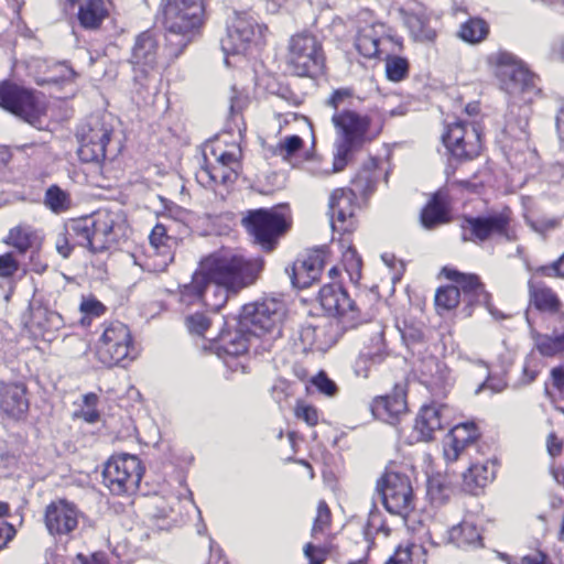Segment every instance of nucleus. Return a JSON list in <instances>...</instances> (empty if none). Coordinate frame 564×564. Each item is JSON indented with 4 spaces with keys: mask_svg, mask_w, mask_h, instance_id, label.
I'll return each instance as SVG.
<instances>
[{
    "mask_svg": "<svg viewBox=\"0 0 564 564\" xmlns=\"http://www.w3.org/2000/svg\"><path fill=\"white\" fill-rule=\"evenodd\" d=\"M376 181L371 176L368 170H365L357 174V176L352 180V185L355 186V192L360 195H367L375 189Z\"/></svg>",
    "mask_w": 564,
    "mask_h": 564,
    "instance_id": "obj_51",
    "label": "nucleus"
},
{
    "mask_svg": "<svg viewBox=\"0 0 564 564\" xmlns=\"http://www.w3.org/2000/svg\"><path fill=\"white\" fill-rule=\"evenodd\" d=\"M552 327L551 334H543L531 330V338L534 348L542 357L554 358L564 355V322L549 323Z\"/></svg>",
    "mask_w": 564,
    "mask_h": 564,
    "instance_id": "obj_26",
    "label": "nucleus"
},
{
    "mask_svg": "<svg viewBox=\"0 0 564 564\" xmlns=\"http://www.w3.org/2000/svg\"><path fill=\"white\" fill-rule=\"evenodd\" d=\"M231 288L213 279L207 278L204 291V306L210 311H219L228 300Z\"/></svg>",
    "mask_w": 564,
    "mask_h": 564,
    "instance_id": "obj_38",
    "label": "nucleus"
},
{
    "mask_svg": "<svg viewBox=\"0 0 564 564\" xmlns=\"http://www.w3.org/2000/svg\"><path fill=\"white\" fill-rule=\"evenodd\" d=\"M295 414L299 419L305 421L310 426L317 424L318 414L315 408L306 404L299 405L295 410Z\"/></svg>",
    "mask_w": 564,
    "mask_h": 564,
    "instance_id": "obj_61",
    "label": "nucleus"
},
{
    "mask_svg": "<svg viewBox=\"0 0 564 564\" xmlns=\"http://www.w3.org/2000/svg\"><path fill=\"white\" fill-rule=\"evenodd\" d=\"M312 382L319 392L324 393L327 397H333L337 392L336 383L332 379H329L324 372H319L316 377H314Z\"/></svg>",
    "mask_w": 564,
    "mask_h": 564,
    "instance_id": "obj_56",
    "label": "nucleus"
},
{
    "mask_svg": "<svg viewBox=\"0 0 564 564\" xmlns=\"http://www.w3.org/2000/svg\"><path fill=\"white\" fill-rule=\"evenodd\" d=\"M126 219L121 209L101 208L90 216L66 223L55 239L58 254L67 259L75 246L100 253L115 246L124 234Z\"/></svg>",
    "mask_w": 564,
    "mask_h": 564,
    "instance_id": "obj_1",
    "label": "nucleus"
},
{
    "mask_svg": "<svg viewBox=\"0 0 564 564\" xmlns=\"http://www.w3.org/2000/svg\"><path fill=\"white\" fill-rule=\"evenodd\" d=\"M371 410L377 417L394 424L406 412L405 394L402 390H395L391 394L378 397L372 401Z\"/></svg>",
    "mask_w": 564,
    "mask_h": 564,
    "instance_id": "obj_28",
    "label": "nucleus"
},
{
    "mask_svg": "<svg viewBox=\"0 0 564 564\" xmlns=\"http://www.w3.org/2000/svg\"><path fill=\"white\" fill-rule=\"evenodd\" d=\"M109 15L106 0H85L78 6L77 20L85 30H98Z\"/></svg>",
    "mask_w": 564,
    "mask_h": 564,
    "instance_id": "obj_31",
    "label": "nucleus"
},
{
    "mask_svg": "<svg viewBox=\"0 0 564 564\" xmlns=\"http://www.w3.org/2000/svg\"><path fill=\"white\" fill-rule=\"evenodd\" d=\"M424 334L421 328L414 326H406L402 332V338L408 344H415L423 340Z\"/></svg>",
    "mask_w": 564,
    "mask_h": 564,
    "instance_id": "obj_62",
    "label": "nucleus"
},
{
    "mask_svg": "<svg viewBox=\"0 0 564 564\" xmlns=\"http://www.w3.org/2000/svg\"><path fill=\"white\" fill-rule=\"evenodd\" d=\"M283 317L282 305L275 300H264L243 305L239 315V332L264 339V348H270L272 340L281 335Z\"/></svg>",
    "mask_w": 564,
    "mask_h": 564,
    "instance_id": "obj_6",
    "label": "nucleus"
},
{
    "mask_svg": "<svg viewBox=\"0 0 564 564\" xmlns=\"http://www.w3.org/2000/svg\"><path fill=\"white\" fill-rule=\"evenodd\" d=\"M19 269V264L11 253L0 256V276H12Z\"/></svg>",
    "mask_w": 564,
    "mask_h": 564,
    "instance_id": "obj_60",
    "label": "nucleus"
},
{
    "mask_svg": "<svg viewBox=\"0 0 564 564\" xmlns=\"http://www.w3.org/2000/svg\"><path fill=\"white\" fill-rule=\"evenodd\" d=\"M143 476L141 460L135 455H112L105 464L102 484L112 495H130L139 488Z\"/></svg>",
    "mask_w": 564,
    "mask_h": 564,
    "instance_id": "obj_11",
    "label": "nucleus"
},
{
    "mask_svg": "<svg viewBox=\"0 0 564 564\" xmlns=\"http://www.w3.org/2000/svg\"><path fill=\"white\" fill-rule=\"evenodd\" d=\"M551 381L558 392L564 393V365L554 367L551 370Z\"/></svg>",
    "mask_w": 564,
    "mask_h": 564,
    "instance_id": "obj_63",
    "label": "nucleus"
},
{
    "mask_svg": "<svg viewBox=\"0 0 564 564\" xmlns=\"http://www.w3.org/2000/svg\"><path fill=\"white\" fill-rule=\"evenodd\" d=\"M506 387L507 382L502 378L494 377L488 373L486 380L475 390V394H480L481 392L489 390L490 395H492L495 393L502 392Z\"/></svg>",
    "mask_w": 564,
    "mask_h": 564,
    "instance_id": "obj_54",
    "label": "nucleus"
},
{
    "mask_svg": "<svg viewBox=\"0 0 564 564\" xmlns=\"http://www.w3.org/2000/svg\"><path fill=\"white\" fill-rule=\"evenodd\" d=\"M451 220L447 195L443 192L435 193L421 212V223L426 229H434Z\"/></svg>",
    "mask_w": 564,
    "mask_h": 564,
    "instance_id": "obj_30",
    "label": "nucleus"
},
{
    "mask_svg": "<svg viewBox=\"0 0 564 564\" xmlns=\"http://www.w3.org/2000/svg\"><path fill=\"white\" fill-rule=\"evenodd\" d=\"M330 522V511L325 501H319L317 506V514L313 523L312 534L316 536L323 533Z\"/></svg>",
    "mask_w": 564,
    "mask_h": 564,
    "instance_id": "obj_50",
    "label": "nucleus"
},
{
    "mask_svg": "<svg viewBox=\"0 0 564 564\" xmlns=\"http://www.w3.org/2000/svg\"><path fill=\"white\" fill-rule=\"evenodd\" d=\"M288 69L300 77H315L323 73L325 54L322 42L310 32L291 36L286 55Z\"/></svg>",
    "mask_w": 564,
    "mask_h": 564,
    "instance_id": "obj_7",
    "label": "nucleus"
},
{
    "mask_svg": "<svg viewBox=\"0 0 564 564\" xmlns=\"http://www.w3.org/2000/svg\"><path fill=\"white\" fill-rule=\"evenodd\" d=\"M536 272L543 276L564 278V253L551 264L538 268Z\"/></svg>",
    "mask_w": 564,
    "mask_h": 564,
    "instance_id": "obj_57",
    "label": "nucleus"
},
{
    "mask_svg": "<svg viewBox=\"0 0 564 564\" xmlns=\"http://www.w3.org/2000/svg\"><path fill=\"white\" fill-rule=\"evenodd\" d=\"M96 358L106 367H126L137 358L132 335L127 325L112 322L105 329L96 344Z\"/></svg>",
    "mask_w": 564,
    "mask_h": 564,
    "instance_id": "obj_9",
    "label": "nucleus"
},
{
    "mask_svg": "<svg viewBox=\"0 0 564 564\" xmlns=\"http://www.w3.org/2000/svg\"><path fill=\"white\" fill-rule=\"evenodd\" d=\"M36 240L35 232L29 227H15L9 231L7 243L13 246L20 253L33 248Z\"/></svg>",
    "mask_w": 564,
    "mask_h": 564,
    "instance_id": "obj_42",
    "label": "nucleus"
},
{
    "mask_svg": "<svg viewBox=\"0 0 564 564\" xmlns=\"http://www.w3.org/2000/svg\"><path fill=\"white\" fill-rule=\"evenodd\" d=\"M442 273L448 279L457 283L456 286L464 294V301L468 304H479L487 307L488 312L496 318H505V315L492 307L490 303V294L485 290L484 284L480 282L476 274H464L451 268H443Z\"/></svg>",
    "mask_w": 564,
    "mask_h": 564,
    "instance_id": "obj_21",
    "label": "nucleus"
},
{
    "mask_svg": "<svg viewBox=\"0 0 564 564\" xmlns=\"http://www.w3.org/2000/svg\"><path fill=\"white\" fill-rule=\"evenodd\" d=\"M442 141L448 153L459 161L473 160L481 150L478 128L474 123L462 120L447 126Z\"/></svg>",
    "mask_w": 564,
    "mask_h": 564,
    "instance_id": "obj_15",
    "label": "nucleus"
},
{
    "mask_svg": "<svg viewBox=\"0 0 564 564\" xmlns=\"http://www.w3.org/2000/svg\"><path fill=\"white\" fill-rule=\"evenodd\" d=\"M380 35L376 25L360 29L355 40V47L366 58L377 57L379 54Z\"/></svg>",
    "mask_w": 564,
    "mask_h": 564,
    "instance_id": "obj_37",
    "label": "nucleus"
},
{
    "mask_svg": "<svg viewBox=\"0 0 564 564\" xmlns=\"http://www.w3.org/2000/svg\"><path fill=\"white\" fill-rule=\"evenodd\" d=\"M495 475L496 466L492 462L473 463L463 474L464 487L473 492L476 488L485 487L495 478Z\"/></svg>",
    "mask_w": 564,
    "mask_h": 564,
    "instance_id": "obj_34",
    "label": "nucleus"
},
{
    "mask_svg": "<svg viewBox=\"0 0 564 564\" xmlns=\"http://www.w3.org/2000/svg\"><path fill=\"white\" fill-rule=\"evenodd\" d=\"M447 408L443 404H430L421 408L414 424L419 440L431 441L436 431L443 430L447 424Z\"/></svg>",
    "mask_w": 564,
    "mask_h": 564,
    "instance_id": "obj_25",
    "label": "nucleus"
},
{
    "mask_svg": "<svg viewBox=\"0 0 564 564\" xmlns=\"http://www.w3.org/2000/svg\"><path fill=\"white\" fill-rule=\"evenodd\" d=\"M207 276L200 269L196 270L192 276V281L184 284L180 290V302L185 305H193L197 303L204 304V291Z\"/></svg>",
    "mask_w": 564,
    "mask_h": 564,
    "instance_id": "obj_36",
    "label": "nucleus"
},
{
    "mask_svg": "<svg viewBox=\"0 0 564 564\" xmlns=\"http://www.w3.org/2000/svg\"><path fill=\"white\" fill-rule=\"evenodd\" d=\"M512 212L505 207L500 212H490L479 216H464L460 228L464 241L482 243L494 237L507 241L517 240L516 230L511 226Z\"/></svg>",
    "mask_w": 564,
    "mask_h": 564,
    "instance_id": "obj_8",
    "label": "nucleus"
},
{
    "mask_svg": "<svg viewBox=\"0 0 564 564\" xmlns=\"http://www.w3.org/2000/svg\"><path fill=\"white\" fill-rule=\"evenodd\" d=\"M45 206L54 214H62L70 209L72 198L69 193L57 185H51L44 195Z\"/></svg>",
    "mask_w": 564,
    "mask_h": 564,
    "instance_id": "obj_40",
    "label": "nucleus"
},
{
    "mask_svg": "<svg viewBox=\"0 0 564 564\" xmlns=\"http://www.w3.org/2000/svg\"><path fill=\"white\" fill-rule=\"evenodd\" d=\"M489 62L496 66L495 73L501 89L510 97L528 105L540 95L539 77L509 52H498L490 55Z\"/></svg>",
    "mask_w": 564,
    "mask_h": 564,
    "instance_id": "obj_5",
    "label": "nucleus"
},
{
    "mask_svg": "<svg viewBox=\"0 0 564 564\" xmlns=\"http://www.w3.org/2000/svg\"><path fill=\"white\" fill-rule=\"evenodd\" d=\"M199 267L207 278L228 285L232 293H237L254 282L263 261L247 259L230 249H220L203 259Z\"/></svg>",
    "mask_w": 564,
    "mask_h": 564,
    "instance_id": "obj_3",
    "label": "nucleus"
},
{
    "mask_svg": "<svg viewBox=\"0 0 564 564\" xmlns=\"http://www.w3.org/2000/svg\"><path fill=\"white\" fill-rule=\"evenodd\" d=\"M238 177V172L234 166H225L221 164L205 165L196 173L197 181L203 186H212L214 184L230 185Z\"/></svg>",
    "mask_w": 564,
    "mask_h": 564,
    "instance_id": "obj_33",
    "label": "nucleus"
},
{
    "mask_svg": "<svg viewBox=\"0 0 564 564\" xmlns=\"http://www.w3.org/2000/svg\"><path fill=\"white\" fill-rule=\"evenodd\" d=\"M0 409L12 417H20L29 409L26 388L22 383H2L0 386Z\"/></svg>",
    "mask_w": 564,
    "mask_h": 564,
    "instance_id": "obj_27",
    "label": "nucleus"
},
{
    "mask_svg": "<svg viewBox=\"0 0 564 564\" xmlns=\"http://www.w3.org/2000/svg\"><path fill=\"white\" fill-rule=\"evenodd\" d=\"M248 232L265 251H271L280 237L288 230L285 217L273 209H256L248 212L242 219Z\"/></svg>",
    "mask_w": 564,
    "mask_h": 564,
    "instance_id": "obj_13",
    "label": "nucleus"
},
{
    "mask_svg": "<svg viewBox=\"0 0 564 564\" xmlns=\"http://www.w3.org/2000/svg\"><path fill=\"white\" fill-rule=\"evenodd\" d=\"M352 94L350 89L341 88L335 90L329 99L327 100V105L335 109V112L340 111L339 108L349 101Z\"/></svg>",
    "mask_w": 564,
    "mask_h": 564,
    "instance_id": "obj_59",
    "label": "nucleus"
},
{
    "mask_svg": "<svg viewBox=\"0 0 564 564\" xmlns=\"http://www.w3.org/2000/svg\"><path fill=\"white\" fill-rule=\"evenodd\" d=\"M327 260V251L318 248L310 251L303 260H297L292 267V284L299 289H306L315 282Z\"/></svg>",
    "mask_w": 564,
    "mask_h": 564,
    "instance_id": "obj_23",
    "label": "nucleus"
},
{
    "mask_svg": "<svg viewBox=\"0 0 564 564\" xmlns=\"http://www.w3.org/2000/svg\"><path fill=\"white\" fill-rule=\"evenodd\" d=\"M210 325V321L202 313H195L186 317V326L193 334L204 335Z\"/></svg>",
    "mask_w": 564,
    "mask_h": 564,
    "instance_id": "obj_53",
    "label": "nucleus"
},
{
    "mask_svg": "<svg viewBox=\"0 0 564 564\" xmlns=\"http://www.w3.org/2000/svg\"><path fill=\"white\" fill-rule=\"evenodd\" d=\"M449 539L458 547H478L482 545V536L478 528L464 520L449 530Z\"/></svg>",
    "mask_w": 564,
    "mask_h": 564,
    "instance_id": "obj_35",
    "label": "nucleus"
},
{
    "mask_svg": "<svg viewBox=\"0 0 564 564\" xmlns=\"http://www.w3.org/2000/svg\"><path fill=\"white\" fill-rule=\"evenodd\" d=\"M478 436L475 423H462L454 426L444 441L443 453L446 462L453 463L463 455L471 457L473 452L478 453Z\"/></svg>",
    "mask_w": 564,
    "mask_h": 564,
    "instance_id": "obj_20",
    "label": "nucleus"
},
{
    "mask_svg": "<svg viewBox=\"0 0 564 564\" xmlns=\"http://www.w3.org/2000/svg\"><path fill=\"white\" fill-rule=\"evenodd\" d=\"M160 35L151 30L144 31L135 39L132 47L131 64L133 80L141 88H147L156 72L160 58Z\"/></svg>",
    "mask_w": 564,
    "mask_h": 564,
    "instance_id": "obj_14",
    "label": "nucleus"
},
{
    "mask_svg": "<svg viewBox=\"0 0 564 564\" xmlns=\"http://www.w3.org/2000/svg\"><path fill=\"white\" fill-rule=\"evenodd\" d=\"M267 32V25L259 23L250 13L235 12L227 24L221 48L226 55L243 54L252 46L262 45Z\"/></svg>",
    "mask_w": 564,
    "mask_h": 564,
    "instance_id": "obj_10",
    "label": "nucleus"
},
{
    "mask_svg": "<svg viewBox=\"0 0 564 564\" xmlns=\"http://www.w3.org/2000/svg\"><path fill=\"white\" fill-rule=\"evenodd\" d=\"M530 108L528 106H518L516 101L509 104L506 115L507 124L510 127L513 122L524 132L529 124Z\"/></svg>",
    "mask_w": 564,
    "mask_h": 564,
    "instance_id": "obj_48",
    "label": "nucleus"
},
{
    "mask_svg": "<svg viewBox=\"0 0 564 564\" xmlns=\"http://www.w3.org/2000/svg\"><path fill=\"white\" fill-rule=\"evenodd\" d=\"M112 127L104 117L93 116L77 129L79 143L77 154L86 163H99L106 159L107 145L110 142Z\"/></svg>",
    "mask_w": 564,
    "mask_h": 564,
    "instance_id": "obj_12",
    "label": "nucleus"
},
{
    "mask_svg": "<svg viewBox=\"0 0 564 564\" xmlns=\"http://www.w3.org/2000/svg\"><path fill=\"white\" fill-rule=\"evenodd\" d=\"M32 323L41 329L58 328L63 324L62 316L53 311L39 307L32 312Z\"/></svg>",
    "mask_w": 564,
    "mask_h": 564,
    "instance_id": "obj_45",
    "label": "nucleus"
},
{
    "mask_svg": "<svg viewBox=\"0 0 564 564\" xmlns=\"http://www.w3.org/2000/svg\"><path fill=\"white\" fill-rule=\"evenodd\" d=\"M558 225L556 219L535 220L531 221V227L534 231L544 234L549 230L554 229Z\"/></svg>",
    "mask_w": 564,
    "mask_h": 564,
    "instance_id": "obj_64",
    "label": "nucleus"
},
{
    "mask_svg": "<svg viewBox=\"0 0 564 564\" xmlns=\"http://www.w3.org/2000/svg\"><path fill=\"white\" fill-rule=\"evenodd\" d=\"M388 350L383 338V329L377 325L370 345L364 347L352 365L356 377L367 379L373 370L384 362Z\"/></svg>",
    "mask_w": 564,
    "mask_h": 564,
    "instance_id": "obj_22",
    "label": "nucleus"
},
{
    "mask_svg": "<svg viewBox=\"0 0 564 564\" xmlns=\"http://www.w3.org/2000/svg\"><path fill=\"white\" fill-rule=\"evenodd\" d=\"M489 33V25L480 18H470L464 22L458 31V37L469 44L482 42Z\"/></svg>",
    "mask_w": 564,
    "mask_h": 564,
    "instance_id": "obj_39",
    "label": "nucleus"
},
{
    "mask_svg": "<svg viewBox=\"0 0 564 564\" xmlns=\"http://www.w3.org/2000/svg\"><path fill=\"white\" fill-rule=\"evenodd\" d=\"M79 308L83 314L95 317L102 315L106 310L105 305L96 299H84Z\"/></svg>",
    "mask_w": 564,
    "mask_h": 564,
    "instance_id": "obj_58",
    "label": "nucleus"
},
{
    "mask_svg": "<svg viewBox=\"0 0 564 564\" xmlns=\"http://www.w3.org/2000/svg\"><path fill=\"white\" fill-rule=\"evenodd\" d=\"M332 122L336 130L332 166L335 173L343 171L365 143L371 140L368 137L371 120L354 110L341 109L334 112Z\"/></svg>",
    "mask_w": 564,
    "mask_h": 564,
    "instance_id": "obj_4",
    "label": "nucleus"
},
{
    "mask_svg": "<svg viewBox=\"0 0 564 564\" xmlns=\"http://www.w3.org/2000/svg\"><path fill=\"white\" fill-rule=\"evenodd\" d=\"M171 238L167 236V229L166 227L161 224V223H158L150 236H149V240H150V245L158 251V252H162L161 249L162 248H165L167 246V241L170 240Z\"/></svg>",
    "mask_w": 564,
    "mask_h": 564,
    "instance_id": "obj_52",
    "label": "nucleus"
},
{
    "mask_svg": "<svg viewBox=\"0 0 564 564\" xmlns=\"http://www.w3.org/2000/svg\"><path fill=\"white\" fill-rule=\"evenodd\" d=\"M0 106L33 126L44 110L31 90L9 82L0 84Z\"/></svg>",
    "mask_w": 564,
    "mask_h": 564,
    "instance_id": "obj_16",
    "label": "nucleus"
},
{
    "mask_svg": "<svg viewBox=\"0 0 564 564\" xmlns=\"http://www.w3.org/2000/svg\"><path fill=\"white\" fill-rule=\"evenodd\" d=\"M78 524V512L73 503L58 500L50 503L45 510V525L53 535L68 534Z\"/></svg>",
    "mask_w": 564,
    "mask_h": 564,
    "instance_id": "obj_24",
    "label": "nucleus"
},
{
    "mask_svg": "<svg viewBox=\"0 0 564 564\" xmlns=\"http://www.w3.org/2000/svg\"><path fill=\"white\" fill-rule=\"evenodd\" d=\"M531 297L536 308L550 314L549 323L564 322V312L561 311V302L551 289L545 286L532 288Z\"/></svg>",
    "mask_w": 564,
    "mask_h": 564,
    "instance_id": "obj_32",
    "label": "nucleus"
},
{
    "mask_svg": "<svg viewBox=\"0 0 564 564\" xmlns=\"http://www.w3.org/2000/svg\"><path fill=\"white\" fill-rule=\"evenodd\" d=\"M324 311L346 327H357L361 323V314L355 301L346 290L336 283L324 285L318 295Z\"/></svg>",
    "mask_w": 564,
    "mask_h": 564,
    "instance_id": "obj_18",
    "label": "nucleus"
},
{
    "mask_svg": "<svg viewBox=\"0 0 564 564\" xmlns=\"http://www.w3.org/2000/svg\"><path fill=\"white\" fill-rule=\"evenodd\" d=\"M409 73V63L401 56H389L386 61V74L388 79L400 82L406 77Z\"/></svg>",
    "mask_w": 564,
    "mask_h": 564,
    "instance_id": "obj_47",
    "label": "nucleus"
},
{
    "mask_svg": "<svg viewBox=\"0 0 564 564\" xmlns=\"http://www.w3.org/2000/svg\"><path fill=\"white\" fill-rule=\"evenodd\" d=\"M426 551L422 545L410 544L405 547L399 546L386 564H425Z\"/></svg>",
    "mask_w": 564,
    "mask_h": 564,
    "instance_id": "obj_41",
    "label": "nucleus"
},
{
    "mask_svg": "<svg viewBox=\"0 0 564 564\" xmlns=\"http://www.w3.org/2000/svg\"><path fill=\"white\" fill-rule=\"evenodd\" d=\"M460 301V290L458 286L451 285L440 288L435 294V305L437 308L449 311L458 305Z\"/></svg>",
    "mask_w": 564,
    "mask_h": 564,
    "instance_id": "obj_44",
    "label": "nucleus"
},
{
    "mask_svg": "<svg viewBox=\"0 0 564 564\" xmlns=\"http://www.w3.org/2000/svg\"><path fill=\"white\" fill-rule=\"evenodd\" d=\"M377 490L390 513L405 517L412 510V487L405 475L386 473L378 480Z\"/></svg>",
    "mask_w": 564,
    "mask_h": 564,
    "instance_id": "obj_17",
    "label": "nucleus"
},
{
    "mask_svg": "<svg viewBox=\"0 0 564 564\" xmlns=\"http://www.w3.org/2000/svg\"><path fill=\"white\" fill-rule=\"evenodd\" d=\"M357 193L352 188H336L330 193L328 214L334 230L351 231L356 226Z\"/></svg>",
    "mask_w": 564,
    "mask_h": 564,
    "instance_id": "obj_19",
    "label": "nucleus"
},
{
    "mask_svg": "<svg viewBox=\"0 0 564 564\" xmlns=\"http://www.w3.org/2000/svg\"><path fill=\"white\" fill-rule=\"evenodd\" d=\"M411 28L414 36L420 41H433L436 36V32L419 18L411 22Z\"/></svg>",
    "mask_w": 564,
    "mask_h": 564,
    "instance_id": "obj_55",
    "label": "nucleus"
},
{
    "mask_svg": "<svg viewBox=\"0 0 564 564\" xmlns=\"http://www.w3.org/2000/svg\"><path fill=\"white\" fill-rule=\"evenodd\" d=\"M247 333H236L229 341L224 345V350L230 356H240L248 351L251 338Z\"/></svg>",
    "mask_w": 564,
    "mask_h": 564,
    "instance_id": "obj_49",
    "label": "nucleus"
},
{
    "mask_svg": "<svg viewBox=\"0 0 564 564\" xmlns=\"http://www.w3.org/2000/svg\"><path fill=\"white\" fill-rule=\"evenodd\" d=\"M163 25L166 30L163 63L177 58L193 41L203 23V0H163Z\"/></svg>",
    "mask_w": 564,
    "mask_h": 564,
    "instance_id": "obj_2",
    "label": "nucleus"
},
{
    "mask_svg": "<svg viewBox=\"0 0 564 564\" xmlns=\"http://www.w3.org/2000/svg\"><path fill=\"white\" fill-rule=\"evenodd\" d=\"M303 140L299 135L284 137L273 149V154L289 160L303 148Z\"/></svg>",
    "mask_w": 564,
    "mask_h": 564,
    "instance_id": "obj_46",
    "label": "nucleus"
},
{
    "mask_svg": "<svg viewBox=\"0 0 564 564\" xmlns=\"http://www.w3.org/2000/svg\"><path fill=\"white\" fill-rule=\"evenodd\" d=\"M351 328L335 319H329L314 326L312 329H307L305 336H312V345L316 350L326 351L337 343L344 332Z\"/></svg>",
    "mask_w": 564,
    "mask_h": 564,
    "instance_id": "obj_29",
    "label": "nucleus"
},
{
    "mask_svg": "<svg viewBox=\"0 0 564 564\" xmlns=\"http://www.w3.org/2000/svg\"><path fill=\"white\" fill-rule=\"evenodd\" d=\"M545 365L541 358L535 356L533 352L529 354L522 367V373L518 380L521 386H528L535 381L538 376L542 372Z\"/></svg>",
    "mask_w": 564,
    "mask_h": 564,
    "instance_id": "obj_43",
    "label": "nucleus"
}]
</instances>
